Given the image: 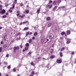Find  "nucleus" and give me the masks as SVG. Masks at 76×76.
<instances>
[{"label": "nucleus", "mask_w": 76, "mask_h": 76, "mask_svg": "<svg viewBox=\"0 0 76 76\" xmlns=\"http://www.w3.org/2000/svg\"><path fill=\"white\" fill-rule=\"evenodd\" d=\"M61 0H59L58 1V2L59 3H61Z\"/></svg>", "instance_id": "51"}, {"label": "nucleus", "mask_w": 76, "mask_h": 76, "mask_svg": "<svg viewBox=\"0 0 76 76\" xmlns=\"http://www.w3.org/2000/svg\"><path fill=\"white\" fill-rule=\"evenodd\" d=\"M17 16H19V13L17 14Z\"/></svg>", "instance_id": "56"}, {"label": "nucleus", "mask_w": 76, "mask_h": 76, "mask_svg": "<svg viewBox=\"0 0 76 76\" xmlns=\"http://www.w3.org/2000/svg\"><path fill=\"white\" fill-rule=\"evenodd\" d=\"M25 14L21 16V18H23L25 17Z\"/></svg>", "instance_id": "25"}, {"label": "nucleus", "mask_w": 76, "mask_h": 76, "mask_svg": "<svg viewBox=\"0 0 76 76\" xmlns=\"http://www.w3.org/2000/svg\"><path fill=\"white\" fill-rule=\"evenodd\" d=\"M14 3L15 4H16L17 3V2L16 1Z\"/></svg>", "instance_id": "63"}, {"label": "nucleus", "mask_w": 76, "mask_h": 76, "mask_svg": "<svg viewBox=\"0 0 76 76\" xmlns=\"http://www.w3.org/2000/svg\"><path fill=\"white\" fill-rule=\"evenodd\" d=\"M1 44H3V41H1Z\"/></svg>", "instance_id": "49"}, {"label": "nucleus", "mask_w": 76, "mask_h": 76, "mask_svg": "<svg viewBox=\"0 0 76 76\" xmlns=\"http://www.w3.org/2000/svg\"><path fill=\"white\" fill-rule=\"evenodd\" d=\"M47 20H50V17H48L46 18Z\"/></svg>", "instance_id": "15"}, {"label": "nucleus", "mask_w": 76, "mask_h": 76, "mask_svg": "<svg viewBox=\"0 0 76 76\" xmlns=\"http://www.w3.org/2000/svg\"><path fill=\"white\" fill-rule=\"evenodd\" d=\"M44 40H45V38H44V37H43L41 39V43H43L44 41Z\"/></svg>", "instance_id": "4"}, {"label": "nucleus", "mask_w": 76, "mask_h": 76, "mask_svg": "<svg viewBox=\"0 0 76 76\" xmlns=\"http://www.w3.org/2000/svg\"><path fill=\"white\" fill-rule=\"evenodd\" d=\"M31 73L32 75H35V72L34 71L32 72Z\"/></svg>", "instance_id": "37"}, {"label": "nucleus", "mask_w": 76, "mask_h": 76, "mask_svg": "<svg viewBox=\"0 0 76 76\" xmlns=\"http://www.w3.org/2000/svg\"><path fill=\"white\" fill-rule=\"evenodd\" d=\"M3 18H6V15H4V16H3Z\"/></svg>", "instance_id": "38"}, {"label": "nucleus", "mask_w": 76, "mask_h": 76, "mask_svg": "<svg viewBox=\"0 0 76 76\" xmlns=\"http://www.w3.org/2000/svg\"><path fill=\"white\" fill-rule=\"evenodd\" d=\"M53 37H52V36L50 35L49 36V38L50 39H53Z\"/></svg>", "instance_id": "13"}, {"label": "nucleus", "mask_w": 76, "mask_h": 76, "mask_svg": "<svg viewBox=\"0 0 76 76\" xmlns=\"http://www.w3.org/2000/svg\"><path fill=\"white\" fill-rule=\"evenodd\" d=\"M20 33H19L17 34L16 35H17V36H18V35H20Z\"/></svg>", "instance_id": "44"}, {"label": "nucleus", "mask_w": 76, "mask_h": 76, "mask_svg": "<svg viewBox=\"0 0 76 76\" xmlns=\"http://www.w3.org/2000/svg\"><path fill=\"white\" fill-rule=\"evenodd\" d=\"M26 13H29V11L28 10H27L26 11Z\"/></svg>", "instance_id": "42"}, {"label": "nucleus", "mask_w": 76, "mask_h": 76, "mask_svg": "<svg viewBox=\"0 0 76 76\" xmlns=\"http://www.w3.org/2000/svg\"><path fill=\"white\" fill-rule=\"evenodd\" d=\"M6 39H7V35H5L4 37V40L5 42H6Z\"/></svg>", "instance_id": "8"}, {"label": "nucleus", "mask_w": 76, "mask_h": 76, "mask_svg": "<svg viewBox=\"0 0 76 76\" xmlns=\"http://www.w3.org/2000/svg\"><path fill=\"white\" fill-rule=\"evenodd\" d=\"M29 33L28 32L27 33H26V36H28V35H29Z\"/></svg>", "instance_id": "36"}, {"label": "nucleus", "mask_w": 76, "mask_h": 76, "mask_svg": "<svg viewBox=\"0 0 76 76\" xmlns=\"http://www.w3.org/2000/svg\"><path fill=\"white\" fill-rule=\"evenodd\" d=\"M10 9H14V8L12 7H11Z\"/></svg>", "instance_id": "58"}, {"label": "nucleus", "mask_w": 76, "mask_h": 76, "mask_svg": "<svg viewBox=\"0 0 76 76\" xmlns=\"http://www.w3.org/2000/svg\"><path fill=\"white\" fill-rule=\"evenodd\" d=\"M9 57V54H7L6 56V57Z\"/></svg>", "instance_id": "48"}, {"label": "nucleus", "mask_w": 76, "mask_h": 76, "mask_svg": "<svg viewBox=\"0 0 76 76\" xmlns=\"http://www.w3.org/2000/svg\"><path fill=\"white\" fill-rule=\"evenodd\" d=\"M28 55H31V52H29L28 53Z\"/></svg>", "instance_id": "45"}, {"label": "nucleus", "mask_w": 76, "mask_h": 76, "mask_svg": "<svg viewBox=\"0 0 76 76\" xmlns=\"http://www.w3.org/2000/svg\"><path fill=\"white\" fill-rule=\"evenodd\" d=\"M61 61V60L60 59V60H58L56 61L57 63H61V61Z\"/></svg>", "instance_id": "3"}, {"label": "nucleus", "mask_w": 76, "mask_h": 76, "mask_svg": "<svg viewBox=\"0 0 76 76\" xmlns=\"http://www.w3.org/2000/svg\"><path fill=\"white\" fill-rule=\"evenodd\" d=\"M32 40L31 39H30L29 40V43H31V42H32Z\"/></svg>", "instance_id": "22"}, {"label": "nucleus", "mask_w": 76, "mask_h": 76, "mask_svg": "<svg viewBox=\"0 0 76 76\" xmlns=\"http://www.w3.org/2000/svg\"><path fill=\"white\" fill-rule=\"evenodd\" d=\"M60 39H61V40H63V38H62V37H60Z\"/></svg>", "instance_id": "50"}, {"label": "nucleus", "mask_w": 76, "mask_h": 76, "mask_svg": "<svg viewBox=\"0 0 76 76\" xmlns=\"http://www.w3.org/2000/svg\"><path fill=\"white\" fill-rule=\"evenodd\" d=\"M38 35V33L37 32L35 33L34 34V36H36V35Z\"/></svg>", "instance_id": "24"}, {"label": "nucleus", "mask_w": 76, "mask_h": 76, "mask_svg": "<svg viewBox=\"0 0 76 76\" xmlns=\"http://www.w3.org/2000/svg\"><path fill=\"white\" fill-rule=\"evenodd\" d=\"M70 30H68L67 31V35H70Z\"/></svg>", "instance_id": "10"}, {"label": "nucleus", "mask_w": 76, "mask_h": 76, "mask_svg": "<svg viewBox=\"0 0 76 76\" xmlns=\"http://www.w3.org/2000/svg\"><path fill=\"white\" fill-rule=\"evenodd\" d=\"M51 58H54V56L53 55L50 56Z\"/></svg>", "instance_id": "26"}, {"label": "nucleus", "mask_w": 76, "mask_h": 76, "mask_svg": "<svg viewBox=\"0 0 76 76\" xmlns=\"http://www.w3.org/2000/svg\"><path fill=\"white\" fill-rule=\"evenodd\" d=\"M40 12V9H38L37 10V13H39V12Z\"/></svg>", "instance_id": "19"}, {"label": "nucleus", "mask_w": 76, "mask_h": 76, "mask_svg": "<svg viewBox=\"0 0 76 76\" xmlns=\"http://www.w3.org/2000/svg\"><path fill=\"white\" fill-rule=\"evenodd\" d=\"M6 15H8V13H6Z\"/></svg>", "instance_id": "64"}, {"label": "nucleus", "mask_w": 76, "mask_h": 76, "mask_svg": "<svg viewBox=\"0 0 76 76\" xmlns=\"http://www.w3.org/2000/svg\"><path fill=\"white\" fill-rule=\"evenodd\" d=\"M29 43H26V47H28V46H29Z\"/></svg>", "instance_id": "33"}, {"label": "nucleus", "mask_w": 76, "mask_h": 76, "mask_svg": "<svg viewBox=\"0 0 76 76\" xmlns=\"http://www.w3.org/2000/svg\"><path fill=\"white\" fill-rule=\"evenodd\" d=\"M42 59L43 60H47V59H46L45 58H42Z\"/></svg>", "instance_id": "62"}, {"label": "nucleus", "mask_w": 76, "mask_h": 76, "mask_svg": "<svg viewBox=\"0 0 76 76\" xmlns=\"http://www.w3.org/2000/svg\"><path fill=\"white\" fill-rule=\"evenodd\" d=\"M56 3H57V2L56 1H54L53 2V4H54V5H55L56 4Z\"/></svg>", "instance_id": "17"}, {"label": "nucleus", "mask_w": 76, "mask_h": 76, "mask_svg": "<svg viewBox=\"0 0 76 76\" xmlns=\"http://www.w3.org/2000/svg\"><path fill=\"white\" fill-rule=\"evenodd\" d=\"M52 7V5H50V6L49 7V8L50 9V8H51V7Z\"/></svg>", "instance_id": "47"}, {"label": "nucleus", "mask_w": 76, "mask_h": 76, "mask_svg": "<svg viewBox=\"0 0 76 76\" xmlns=\"http://www.w3.org/2000/svg\"><path fill=\"white\" fill-rule=\"evenodd\" d=\"M22 66V64H20L18 65L19 67H20Z\"/></svg>", "instance_id": "34"}, {"label": "nucleus", "mask_w": 76, "mask_h": 76, "mask_svg": "<svg viewBox=\"0 0 76 76\" xmlns=\"http://www.w3.org/2000/svg\"><path fill=\"white\" fill-rule=\"evenodd\" d=\"M65 49V48L64 47L62 48L61 49V51H63V50H64Z\"/></svg>", "instance_id": "20"}, {"label": "nucleus", "mask_w": 76, "mask_h": 76, "mask_svg": "<svg viewBox=\"0 0 76 76\" xmlns=\"http://www.w3.org/2000/svg\"><path fill=\"white\" fill-rule=\"evenodd\" d=\"M67 41L66 42V44H69L70 43V40L69 39H67Z\"/></svg>", "instance_id": "6"}, {"label": "nucleus", "mask_w": 76, "mask_h": 76, "mask_svg": "<svg viewBox=\"0 0 76 76\" xmlns=\"http://www.w3.org/2000/svg\"><path fill=\"white\" fill-rule=\"evenodd\" d=\"M9 11L10 12V13H12V12H13V11L11 9L9 10Z\"/></svg>", "instance_id": "27"}, {"label": "nucleus", "mask_w": 76, "mask_h": 76, "mask_svg": "<svg viewBox=\"0 0 76 76\" xmlns=\"http://www.w3.org/2000/svg\"><path fill=\"white\" fill-rule=\"evenodd\" d=\"M3 6L2 5H0V8H1Z\"/></svg>", "instance_id": "57"}, {"label": "nucleus", "mask_w": 76, "mask_h": 76, "mask_svg": "<svg viewBox=\"0 0 76 76\" xmlns=\"http://www.w3.org/2000/svg\"><path fill=\"white\" fill-rule=\"evenodd\" d=\"M32 39H35V37H32Z\"/></svg>", "instance_id": "61"}, {"label": "nucleus", "mask_w": 76, "mask_h": 76, "mask_svg": "<svg viewBox=\"0 0 76 76\" xmlns=\"http://www.w3.org/2000/svg\"><path fill=\"white\" fill-rule=\"evenodd\" d=\"M4 63L5 64H6V65H7V62H4Z\"/></svg>", "instance_id": "39"}, {"label": "nucleus", "mask_w": 76, "mask_h": 76, "mask_svg": "<svg viewBox=\"0 0 76 76\" xmlns=\"http://www.w3.org/2000/svg\"><path fill=\"white\" fill-rule=\"evenodd\" d=\"M17 12V13H19V11H18Z\"/></svg>", "instance_id": "59"}, {"label": "nucleus", "mask_w": 76, "mask_h": 76, "mask_svg": "<svg viewBox=\"0 0 76 76\" xmlns=\"http://www.w3.org/2000/svg\"><path fill=\"white\" fill-rule=\"evenodd\" d=\"M6 47H7V45L5 44L3 46V48H6Z\"/></svg>", "instance_id": "12"}, {"label": "nucleus", "mask_w": 76, "mask_h": 76, "mask_svg": "<svg viewBox=\"0 0 76 76\" xmlns=\"http://www.w3.org/2000/svg\"><path fill=\"white\" fill-rule=\"evenodd\" d=\"M19 49V46L15 47L14 48V53H16V50H18Z\"/></svg>", "instance_id": "1"}, {"label": "nucleus", "mask_w": 76, "mask_h": 76, "mask_svg": "<svg viewBox=\"0 0 76 76\" xmlns=\"http://www.w3.org/2000/svg\"><path fill=\"white\" fill-rule=\"evenodd\" d=\"M47 67H48V69H51V67L50 66H48V65L47 66Z\"/></svg>", "instance_id": "30"}, {"label": "nucleus", "mask_w": 76, "mask_h": 76, "mask_svg": "<svg viewBox=\"0 0 76 76\" xmlns=\"http://www.w3.org/2000/svg\"><path fill=\"white\" fill-rule=\"evenodd\" d=\"M72 55H74V54H75V52H72Z\"/></svg>", "instance_id": "46"}, {"label": "nucleus", "mask_w": 76, "mask_h": 76, "mask_svg": "<svg viewBox=\"0 0 76 76\" xmlns=\"http://www.w3.org/2000/svg\"><path fill=\"white\" fill-rule=\"evenodd\" d=\"M61 35H62V36H63V35H65V36H66H66H67L66 35V33L64 32H62L61 33Z\"/></svg>", "instance_id": "5"}, {"label": "nucleus", "mask_w": 76, "mask_h": 76, "mask_svg": "<svg viewBox=\"0 0 76 76\" xmlns=\"http://www.w3.org/2000/svg\"><path fill=\"white\" fill-rule=\"evenodd\" d=\"M60 56L61 57H63V54L62 52H60Z\"/></svg>", "instance_id": "18"}, {"label": "nucleus", "mask_w": 76, "mask_h": 76, "mask_svg": "<svg viewBox=\"0 0 76 76\" xmlns=\"http://www.w3.org/2000/svg\"><path fill=\"white\" fill-rule=\"evenodd\" d=\"M29 35H31V34H32V32H31L29 34Z\"/></svg>", "instance_id": "54"}, {"label": "nucleus", "mask_w": 76, "mask_h": 76, "mask_svg": "<svg viewBox=\"0 0 76 76\" xmlns=\"http://www.w3.org/2000/svg\"><path fill=\"white\" fill-rule=\"evenodd\" d=\"M15 4H13V5H12V7L14 8V7H15Z\"/></svg>", "instance_id": "40"}, {"label": "nucleus", "mask_w": 76, "mask_h": 76, "mask_svg": "<svg viewBox=\"0 0 76 76\" xmlns=\"http://www.w3.org/2000/svg\"><path fill=\"white\" fill-rule=\"evenodd\" d=\"M28 47H25V50H28Z\"/></svg>", "instance_id": "28"}, {"label": "nucleus", "mask_w": 76, "mask_h": 76, "mask_svg": "<svg viewBox=\"0 0 76 76\" xmlns=\"http://www.w3.org/2000/svg\"><path fill=\"white\" fill-rule=\"evenodd\" d=\"M2 51V48L1 47H0V52H1Z\"/></svg>", "instance_id": "31"}, {"label": "nucleus", "mask_w": 76, "mask_h": 76, "mask_svg": "<svg viewBox=\"0 0 76 76\" xmlns=\"http://www.w3.org/2000/svg\"><path fill=\"white\" fill-rule=\"evenodd\" d=\"M20 47L21 48H22V45H20Z\"/></svg>", "instance_id": "60"}, {"label": "nucleus", "mask_w": 76, "mask_h": 76, "mask_svg": "<svg viewBox=\"0 0 76 76\" xmlns=\"http://www.w3.org/2000/svg\"><path fill=\"white\" fill-rule=\"evenodd\" d=\"M29 29V27H26L24 28L23 29V31H26V30H28Z\"/></svg>", "instance_id": "11"}, {"label": "nucleus", "mask_w": 76, "mask_h": 76, "mask_svg": "<svg viewBox=\"0 0 76 76\" xmlns=\"http://www.w3.org/2000/svg\"><path fill=\"white\" fill-rule=\"evenodd\" d=\"M21 39V38L19 37V38H17L16 39V40H19V39Z\"/></svg>", "instance_id": "29"}, {"label": "nucleus", "mask_w": 76, "mask_h": 76, "mask_svg": "<svg viewBox=\"0 0 76 76\" xmlns=\"http://www.w3.org/2000/svg\"><path fill=\"white\" fill-rule=\"evenodd\" d=\"M57 6H55L54 8H53V9H52V11H55V10H56V9L57 8Z\"/></svg>", "instance_id": "9"}, {"label": "nucleus", "mask_w": 76, "mask_h": 76, "mask_svg": "<svg viewBox=\"0 0 76 76\" xmlns=\"http://www.w3.org/2000/svg\"><path fill=\"white\" fill-rule=\"evenodd\" d=\"M13 70L14 72H16V69H15V68H14V69H13Z\"/></svg>", "instance_id": "43"}, {"label": "nucleus", "mask_w": 76, "mask_h": 76, "mask_svg": "<svg viewBox=\"0 0 76 76\" xmlns=\"http://www.w3.org/2000/svg\"><path fill=\"white\" fill-rule=\"evenodd\" d=\"M51 23H50L48 25V27H50V26H51Z\"/></svg>", "instance_id": "21"}, {"label": "nucleus", "mask_w": 76, "mask_h": 76, "mask_svg": "<svg viewBox=\"0 0 76 76\" xmlns=\"http://www.w3.org/2000/svg\"><path fill=\"white\" fill-rule=\"evenodd\" d=\"M51 3H53V1H50L49 2V4H51Z\"/></svg>", "instance_id": "35"}, {"label": "nucleus", "mask_w": 76, "mask_h": 76, "mask_svg": "<svg viewBox=\"0 0 76 76\" xmlns=\"http://www.w3.org/2000/svg\"><path fill=\"white\" fill-rule=\"evenodd\" d=\"M72 21H71V22H69L68 24H70V23H72Z\"/></svg>", "instance_id": "52"}, {"label": "nucleus", "mask_w": 76, "mask_h": 76, "mask_svg": "<svg viewBox=\"0 0 76 76\" xmlns=\"http://www.w3.org/2000/svg\"><path fill=\"white\" fill-rule=\"evenodd\" d=\"M6 12V11L4 10H3L2 11L0 12V13L2 14H4Z\"/></svg>", "instance_id": "2"}, {"label": "nucleus", "mask_w": 76, "mask_h": 76, "mask_svg": "<svg viewBox=\"0 0 76 76\" xmlns=\"http://www.w3.org/2000/svg\"><path fill=\"white\" fill-rule=\"evenodd\" d=\"M53 51H54V50H53V49H51L50 50V53H51V54H52V53H53Z\"/></svg>", "instance_id": "14"}, {"label": "nucleus", "mask_w": 76, "mask_h": 76, "mask_svg": "<svg viewBox=\"0 0 76 76\" xmlns=\"http://www.w3.org/2000/svg\"><path fill=\"white\" fill-rule=\"evenodd\" d=\"M64 7H65L64 6H63L60 7H58V9H60L61 8H64Z\"/></svg>", "instance_id": "16"}, {"label": "nucleus", "mask_w": 76, "mask_h": 76, "mask_svg": "<svg viewBox=\"0 0 76 76\" xmlns=\"http://www.w3.org/2000/svg\"><path fill=\"white\" fill-rule=\"evenodd\" d=\"M23 24H25L26 23H27L28 25L29 24V22L28 21H26L25 22H24L22 23Z\"/></svg>", "instance_id": "7"}, {"label": "nucleus", "mask_w": 76, "mask_h": 76, "mask_svg": "<svg viewBox=\"0 0 76 76\" xmlns=\"http://www.w3.org/2000/svg\"><path fill=\"white\" fill-rule=\"evenodd\" d=\"M23 6V4L22 3H21L20 4V6Z\"/></svg>", "instance_id": "41"}, {"label": "nucleus", "mask_w": 76, "mask_h": 76, "mask_svg": "<svg viewBox=\"0 0 76 76\" xmlns=\"http://www.w3.org/2000/svg\"><path fill=\"white\" fill-rule=\"evenodd\" d=\"M41 57H38V60H39V59H41Z\"/></svg>", "instance_id": "53"}, {"label": "nucleus", "mask_w": 76, "mask_h": 76, "mask_svg": "<svg viewBox=\"0 0 76 76\" xmlns=\"http://www.w3.org/2000/svg\"><path fill=\"white\" fill-rule=\"evenodd\" d=\"M22 24H23V23H21L20 24H19L20 25H22Z\"/></svg>", "instance_id": "55"}, {"label": "nucleus", "mask_w": 76, "mask_h": 76, "mask_svg": "<svg viewBox=\"0 0 76 76\" xmlns=\"http://www.w3.org/2000/svg\"><path fill=\"white\" fill-rule=\"evenodd\" d=\"M11 68V66H10V65H9L7 67V69H10Z\"/></svg>", "instance_id": "32"}, {"label": "nucleus", "mask_w": 76, "mask_h": 76, "mask_svg": "<svg viewBox=\"0 0 76 76\" xmlns=\"http://www.w3.org/2000/svg\"><path fill=\"white\" fill-rule=\"evenodd\" d=\"M31 65H32V66H35V64L33 63V62H32L31 63Z\"/></svg>", "instance_id": "23"}]
</instances>
